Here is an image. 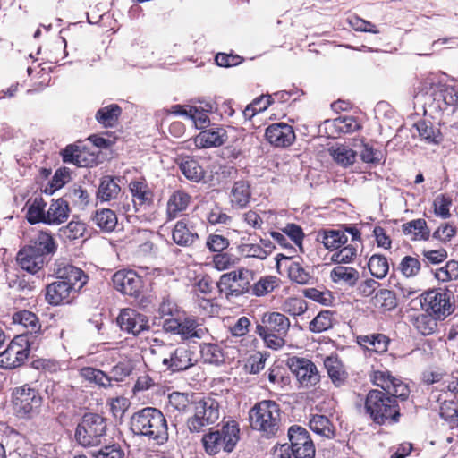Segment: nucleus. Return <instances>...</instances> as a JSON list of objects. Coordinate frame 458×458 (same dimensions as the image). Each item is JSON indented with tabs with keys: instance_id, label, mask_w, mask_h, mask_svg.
<instances>
[{
	"instance_id": "f257e3e1",
	"label": "nucleus",
	"mask_w": 458,
	"mask_h": 458,
	"mask_svg": "<svg viewBox=\"0 0 458 458\" xmlns=\"http://www.w3.org/2000/svg\"><path fill=\"white\" fill-rule=\"evenodd\" d=\"M370 379L383 391L374 389L368 393L365 400L367 413L378 425L398 422L401 414L397 400L408 399L411 393L408 385L387 370L373 371Z\"/></svg>"
},
{
	"instance_id": "f03ea898",
	"label": "nucleus",
	"mask_w": 458,
	"mask_h": 458,
	"mask_svg": "<svg viewBox=\"0 0 458 458\" xmlns=\"http://www.w3.org/2000/svg\"><path fill=\"white\" fill-rule=\"evenodd\" d=\"M134 435L145 437L162 445L169 439L167 420L163 412L154 407H145L134 412L130 420Z\"/></svg>"
},
{
	"instance_id": "7ed1b4c3",
	"label": "nucleus",
	"mask_w": 458,
	"mask_h": 458,
	"mask_svg": "<svg viewBox=\"0 0 458 458\" xmlns=\"http://www.w3.org/2000/svg\"><path fill=\"white\" fill-rule=\"evenodd\" d=\"M54 250L53 237L41 232L33 244L25 245L19 250L16 263L22 270L35 275L44 267L47 256L54 253Z\"/></svg>"
},
{
	"instance_id": "20e7f679",
	"label": "nucleus",
	"mask_w": 458,
	"mask_h": 458,
	"mask_svg": "<svg viewBox=\"0 0 458 458\" xmlns=\"http://www.w3.org/2000/svg\"><path fill=\"white\" fill-rule=\"evenodd\" d=\"M249 418L252 429L266 438L276 437L282 425L279 405L271 400L257 403L250 410Z\"/></svg>"
},
{
	"instance_id": "39448f33",
	"label": "nucleus",
	"mask_w": 458,
	"mask_h": 458,
	"mask_svg": "<svg viewBox=\"0 0 458 458\" xmlns=\"http://www.w3.org/2000/svg\"><path fill=\"white\" fill-rule=\"evenodd\" d=\"M290 327L289 318L280 312H267L261 323L256 325L255 333L264 341L266 346L278 350L285 344L284 337Z\"/></svg>"
},
{
	"instance_id": "423d86ee",
	"label": "nucleus",
	"mask_w": 458,
	"mask_h": 458,
	"mask_svg": "<svg viewBox=\"0 0 458 458\" xmlns=\"http://www.w3.org/2000/svg\"><path fill=\"white\" fill-rule=\"evenodd\" d=\"M107 420L100 414L85 413L77 425L74 438L83 447L98 446L106 441Z\"/></svg>"
},
{
	"instance_id": "0eeeda50",
	"label": "nucleus",
	"mask_w": 458,
	"mask_h": 458,
	"mask_svg": "<svg viewBox=\"0 0 458 458\" xmlns=\"http://www.w3.org/2000/svg\"><path fill=\"white\" fill-rule=\"evenodd\" d=\"M239 434V425L233 420L229 421L220 429L203 436L205 451L209 455H215L221 451L231 453L240 439Z\"/></svg>"
},
{
	"instance_id": "6e6552de",
	"label": "nucleus",
	"mask_w": 458,
	"mask_h": 458,
	"mask_svg": "<svg viewBox=\"0 0 458 458\" xmlns=\"http://www.w3.org/2000/svg\"><path fill=\"white\" fill-rule=\"evenodd\" d=\"M193 414L187 418L186 425L190 432L199 433L205 427L216 423L220 417V404L215 398L206 396L193 403Z\"/></svg>"
},
{
	"instance_id": "1a4fd4ad",
	"label": "nucleus",
	"mask_w": 458,
	"mask_h": 458,
	"mask_svg": "<svg viewBox=\"0 0 458 458\" xmlns=\"http://www.w3.org/2000/svg\"><path fill=\"white\" fill-rule=\"evenodd\" d=\"M451 293L445 289H432L411 301L412 309L420 306L426 312L435 315L436 318H445L451 314Z\"/></svg>"
},
{
	"instance_id": "9d476101",
	"label": "nucleus",
	"mask_w": 458,
	"mask_h": 458,
	"mask_svg": "<svg viewBox=\"0 0 458 458\" xmlns=\"http://www.w3.org/2000/svg\"><path fill=\"white\" fill-rule=\"evenodd\" d=\"M13 409L19 418L31 419L38 413L42 404V397L29 384L15 387L12 392Z\"/></svg>"
},
{
	"instance_id": "9b49d317",
	"label": "nucleus",
	"mask_w": 458,
	"mask_h": 458,
	"mask_svg": "<svg viewBox=\"0 0 458 458\" xmlns=\"http://www.w3.org/2000/svg\"><path fill=\"white\" fill-rule=\"evenodd\" d=\"M428 98L432 99L429 106L433 109L453 114L458 108V87L446 84H436L426 81L423 83L422 90L428 89Z\"/></svg>"
},
{
	"instance_id": "f8f14e48",
	"label": "nucleus",
	"mask_w": 458,
	"mask_h": 458,
	"mask_svg": "<svg viewBox=\"0 0 458 458\" xmlns=\"http://www.w3.org/2000/svg\"><path fill=\"white\" fill-rule=\"evenodd\" d=\"M252 280V271L241 268L222 275L219 281L216 282V286L220 293H225L226 297H238L245 293H250Z\"/></svg>"
},
{
	"instance_id": "ddd939ff",
	"label": "nucleus",
	"mask_w": 458,
	"mask_h": 458,
	"mask_svg": "<svg viewBox=\"0 0 458 458\" xmlns=\"http://www.w3.org/2000/svg\"><path fill=\"white\" fill-rule=\"evenodd\" d=\"M289 447L294 458H314L315 445L309 431L299 425H293L288 428Z\"/></svg>"
},
{
	"instance_id": "4468645a",
	"label": "nucleus",
	"mask_w": 458,
	"mask_h": 458,
	"mask_svg": "<svg viewBox=\"0 0 458 458\" xmlns=\"http://www.w3.org/2000/svg\"><path fill=\"white\" fill-rule=\"evenodd\" d=\"M30 346L22 335L14 337L7 348L0 352V368L13 369L21 366L28 359Z\"/></svg>"
},
{
	"instance_id": "2eb2a0df",
	"label": "nucleus",
	"mask_w": 458,
	"mask_h": 458,
	"mask_svg": "<svg viewBox=\"0 0 458 458\" xmlns=\"http://www.w3.org/2000/svg\"><path fill=\"white\" fill-rule=\"evenodd\" d=\"M288 366L302 387H312L320 381L317 366L309 359L293 357L288 360Z\"/></svg>"
},
{
	"instance_id": "dca6fc26",
	"label": "nucleus",
	"mask_w": 458,
	"mask_h": 458,
	"mask_svg": "<svg viewBox=\"0 0 458 458\" xmlns=\"http://www.w3.org/2000/svg\"><path fill=\"white\" fill-rule=\"evenodd\" d=\"M121 330L134 336L149 330L148 319L133 309H123L116 318Z\"/></svg>"
},
{
	"instance_id": "f3484780",
	"label": "nucleus",
	"mask_w": 458,
	"mask_h": 458,
	"mask_svg": "<svg viewBox=\"0 0 458 458\" xmlns=\"http://www.w3.org/2000/svg\"><path fill=\"white\" fill-rule=\"evenodd\" d=\"M112 280L115 290L132 297H138L143 287L142 278L133 270H119Z\"/></svg>"
},
{
	"instance_id": "a211bd4d",
	"label": "nucleus",
	"mask_w": 458,
	"mask_h": 458,
	"mask_svg": "<svg viewBox=\"0 0 458 458\" xmlns=\"http://www.w3.org/2000/svg\"><path fill=\"white\" fill-rule=\"evenodd\" d=\"M195 353L189 347L181 345L172 350L167 357L162 360V364L172 372H179L191 368L196 360Z\"/></svg>"
},
{
	"instance_id": "6ab92c4d",
	"label": "nucleus",
	"mask_w": 458,
	"mask_h": 458,
	"mask_svg": "<svg viewBox=\"0 0 458 458\" xmlns=\"http://www.w3.org/2000/svg\"><path fill=\"white\" fill-rule=\"evenodd\" d=\"M265 136L267 140L276 148L289 147L295 140L293 127L284 123L270 124L266 129Z\"/></svg>"
},
{
	"instance_id": "aec40b11",
	"label": "nucleus",
	"mask_w": 458,
	"mask_h": 458,
	"mask_svg": "<svg viewBox=\"0 0 458 458\" xmlns=\"http://www.w3.org/2000/svg\"><path fill=\"white\" fill-rule=\"evenodd\" d=\"M193 395L185 393L173 392L168 395L167 411L170 414H174L172 424L176 427L177 423L182 420V415L192 411Z\"/></svg>"
},
{
	"instance_id": "412c9836",
	"label": "nucleus",
	"mask_w": 458,
	"mask_h": 458,
	"mask_svg": "<svg viewBox=\"0 0 458 458\" xmlns=\"http://www.w3.org/2000/svg\"><path fill=\"white\" fill-rule=\"evenodd\" d=\"M47 203L42 198H35L33 201L28 205V210L26 213V219L30 225H35L39 222L46 224H52L57 222V214L55 211L53 214L50 213L52 208H49L47 213L45 212Z\"/></svg>"
},
{
	"instance_id": "4be33fe9",
	"label": "nucleus",
	"mask_w": 458,
	"mask_h": 458,
	"mask_svg": "<svg viewBox=\"0 0 458 458\" xmlns=\"http://www.w3.org/2000/svg\"><path fill=\"white\" fill-rule=\"evenodd\" d=\"M64 163H72L76 166L87 167L96 164V157L89 155L85 148L77 145H68L61 153Z\"/></svg>"
},
{
	"instance_id": "5701e85b",
	"label": "nucleus",
	"mask_w": 458,
	"mask_h": 458,
	"mask_svg": "<svg viewBox=\"0 0 458 458\" xmlns=\"http://www.w3.org/2000/svg\"><path fill=\"white\" fill-rule=\"evenodd\" d=\"M180 171L186 179L192 182H199L205 177V170L195 157L180 156L176 158Z\"/></svg>"
},
{
	"instance_id": "b1692460",
	"label": "nucleus",
	"mask_w": 458,
	"mask_h": 458,
	"mask_svg": "<svg viewBox=\"0 0 458 458\" xmlns=\"http://www.w3.org/2000/svg\"><path fill=\"white\" fill-rule=\"evenodd\" d=\"M130 191L132 195L131 202L133 203L134 212L146 210L153 203V193L148 186L139 181L131 182Z\"/></svg>"
},
{
	"instance_id": "393cba45",
	"label": "nucleus",
	"mask_w": 458,
	"mask_h": 458,
	"mask_svg": "<svg viewBox=\"0 0 458 458\" xmlns=\"http://www.w3.org/2000/svg\"><path fill=\"white\" fill-rule=\"evenodd\" d=\"M119 182L120 178L117 177L110 175L102 177L98 189L97 199L101 202L117 199L121 195Z\"/></svg>"
},
{
	"instance_id": "a878e982",
	"label": "nucleus",
	"mask_w": 458,
	"mask_h": 458,
	"mask_svg": "<svg viewBox=\"0 0 458 458\" xmlns=\"http://www.w3.org/2000/svg\"><path fill=\"white\" fill-rule=\"evenodd\" d=\"M88 279V276L79 267L72 265H66L63 267L59 266V280H61V283L82 289Z\"/></svg>"
},
{
	"instance_id": "bb28decb",
	"label": "nucleus",
	"mask_w": 458,
	"mask_h": 458,
	"mask_svg": "<svg viewBox=\"0 0 458 458\" xmlns=\"http://www.w3.org/2000/svg\"><path fill=\"white\" fill-rule=\"evenodd\" d=\"M227 132L222 127H211L197 136V141L202 148L222 146L227 140Z\"/></svg>"
},
{
	"instance_id": "cd10ccee",
	"label": "nucleus",
	"mask_w": 458,
	"mask_h": 458,
	"mask_svg": "<svg viewBox=\"0 0 458 458\" xmlns=\"http://www.w3.org/2000/svg\"><path fill=\"white\" fill-rule=\"evenodd\" d=\"M357 343L368 352L383 353L387 351L389 339L383 334H371L357 336Z\"/></svg>"
},
{
	"instance_id": "c85d7f7f",
	"label": "nucleus",
	"mask_w": 458,
	"mask_h": 458,
	"mask_svg": "<svg viewBox=\"0 0 458 458\" xmlns=\"http://www.w3.org/2000/svg\"><path fill=\"white\" fill-rule=\"evenodd\" d=\"M317 240L327 250H337L347 242V236L341 229H323L318 231Z\"/></svg>"
},
{
	"instance_id": "c756f323",
	"label": "nucleus",
	"mask_w": 458,
	"mask_h": 458,
	"mask_svg": "<svg viewBox=\"0 0 458 458\" xmlns=\"http://www.w3.org/2000/svg\"><path fill=\"white\" fill-rule=\"evenodd\" d=\"M324 366L328 377L336 387L343 386L347 380V372L337 356H328L324 360Z\"/></svg>"
},
{
	"instance_id": "7c9ffc66",
	"label": "nucleus",
	"mask_w": 458,
	"mask_h": 458,
	"mask_svg": "<svg viewBox=\"0 0 458 458\" xmlns=\"http://www.w3.org/2000/svg\"><path fill=\"white\" fill-rule=\"evenodd\" d=\"M250 197V185L248 182L241 180L234 182L231 191L232 207L241 209L246 208Z\"/></svg>"
},
{
	"instance_id": "2f4dec72",
	"label": "nucleus",
	"mask_w": 458,
	"mask_h": 458,
	"mask_svg": "<svg viewBox=\"0 0 458 458\" xmlns=\"http://www.w3.org/2000/svg\"><path fill=\"white\" fill-rule=\"evenodd\" d=\"M199 239L198 233L192 226H189L184 220H180L175 224L173 230V240L181 246H190Z\"/></svg>"
},
{
	"instance_id": "473e14b6",
	"label": "nucleus",
	"mask_w": 458,
	"mask_h": 458,
	"mask_svg": "<svg viewBox=\"0 0 458 458\" xmlns=\"http://www.w3.org/2000/svg\"><path fill=\"white\" fill-rule=\"evenodd\" d=\"M334 161L344 168L352 165L357 158V151L344 144H335L329 149Z\"/></svg>"
},
{
	"instance_id": "72a5a7b5",
	"label": "nucleus",
	"mask_w": 458,
	"mask_h": 458,
	"mask_svg": "<svg viewBox=\"0 0 458 458\" xmlns=\"http://www.w3.org/2000/svg\"><path fill=\"white\" fill-rule=\"evenodd\" d=\"M208 334V330L200 327L197 320L186 318L181 322L179 334L182 340L202 339Z\"/></svg>"
},
{
	"instance_id": "f704fd0d",
	"label": "nucleus",
	"mask_w": 458,
	"mask_h": 458,
	"mask_svg": "<svg viewBox=\"0 0 458 458\" xmlns=\"http://www.w3.org/2000/svg\"><path fill=\"white\" fill-rule=\"evenodd\" d=\"M92 221L100 230L110 233L115 229L117 216L110 208L98 209L92 217Z\"/></svg>"
},
{
	"instance_id": "c9c22d12",
	"label": "nucleus",
	"mask_w": 458,
	"mask_h": 458,
	"mask_svg": "<svg viewBox=\"0 0 458 458\" xmlns=\"http://www.w3.org/2000/svg\"><path fill=\"white\" fill-rule=\"evenodd\" d=\"M410 321L416 330L423 335L433 334L437 326V318L432 317L430 313L411 316Z\"/></svg>"
},
{
	"instance_id": "e433bc0d",
	"label": "nucleus",
	"mask_w": 458,
	"mask_h": 458,
	"mask_svg": "<svg viewBox=\"0 0 458 458\" xmlns=\"http://www.w3.org/2000/svg\"><path fill=\"white\" fill-rule=\"evenodd\" d=\"M310 428L316 434L332 438L335 436L334 426L325 415H312L309 421Z\"/></svg>"
},
{
	"instance_id": "4c0bfd02",
	"label": "nucleus",
	"mask_w": 458,
	"mask_h": 458,
	"mask_svg": "<svg viewBox=\"0 0 458 458\" xmlns=\"http://www.w3.org/2000/svg\"><path fill=\"white\" fill-rule=\"evenodd\" d=\"M330 277L335 283L344 282L349 286H354L359 280L360 274L353 267L337 266L332 269Z\"/></svg>"
},
{
	"instance_id": "58836bf2",
	"label": "nucleus",
	"mask_w": 458,
	"mask_h": 458,
	"mask_svg": "<svg viewBox=\"0 0 458 458\" xmlns=\"http://www.w3.org/2000/svg\"><path fill=\"white\" fill-rule=\"evenodd\" d=\"M414 128L419 133L420 138L427 143L437 144L442 140L439 129L434 127L428 121H419L414 124Z\"/></svg>"
},
{
	"instance_id": "ea45409f",
	"label": "nucleus",
	"mask_w": 458,
	"mask_h": 458,
	"mask_svg": "<svg viewBox=\"0 0 458 458\" xmlns=\"http://www.w3.org/2000/svg\"><path fill=\"white\" fill-rule=\"evenodd\" d=\"M279 286V278L275 276H261L256 283L250 285L251 295L260 297L272 293Z\"/></svg>"
},
{
	"instance_id": "a19ab883",
	"label": "nucleus",
	"mask_w": 458,
	"mask_h": 458,
	"mask_svg": "<svg viewBox=\"0 0 458 458\" xmlns=\"http://www.w3.org/2000/svg\"><path fill=\"white\" fill-rule=\"evenodd\" d=\"M190 199V195L185 191H174L167 203V214L169 217L174 218L179 212L185 210L189 205Z\"/></svg>"
},
{
	"instance_id": "79ce46f5",
	"label": "nucleus",
	"mask_w": 458,
	"mask_h": 458,
	"mask_svg": "<svg viewBox=\"0 0 458 458\" xmlns=\"http://www.w3.org/2000/svg\"><path fill=\"white\" fill-rule=\"evenodd\" d=\"M402 229L405 235L413 234L416 240H428L430 236V231L427 223L421 218L403 224Z\"/></svg>"
},
{
	"instance_id": "37998d69",
	"label": "nucleus",
	"mask_w": 458,
	"mask_h": 458,
	"mask_svg": "<svg viewBox=\"0 0 458 458\" xmlns=\"http://www.w3.org/2000/svg\"><path fill=\"white\" fill-rule=\"evenodd\" d=\"M13 320L14 323L23 326L27 329V333H36L40 329L37 315L27 310L15 312L13 316Z\"/></svg>"
},
{
	"instance_id": "c03bdc74",
	"label": "nucleus",
	"mask_w": 458,
	"mask_h": 458,
	"mask_svg": "<svg viewBox=\"0 0 458 458\" xmlns=\"http://www.w3.org/2000/svg\"><path fill=\"white\" fill-rule=\"evenodd\" d=\"M121 113L122 108L116 104H112L100 108L96 114V119L105 127H112L117 122Z\"/></svg>"
},
{
	"instance_id": "a18cd8bd",
	"label": "nucleus",
	"mask_w": 458,
	"mask_h": 458,
	"mask_svg": "<svg viewBox=\"0 0 458 458\" xmlns=\"http://www.w3.org/2000/svg\"><path fill=\"white\" fill-rule=\"evenodd\" d=\"M368 267L373 276L382 279L388 273V260L384 255L373 254L369 259Z\"/></svg>"
},
{
	"instance_id": "49530a36",
	"label": "nucleus",
	"mask_w": 458,
	"mask_h": 458,
	"mask_svg": "<svg viewBox=\"0 0 458 458\" xmlns=\"http://www.w3.org/2000/svg\"><path fill=\"white\" fill-rule=\"evenodd\" d=\"M85 225L81 221H71L67 225L59 227V238L64 242L74 241L83 236Z\"/></svg>"
},
{
	"instance_id": "de8ad7c7",
	"label": "nucleus",
	"mask_w": 458,
	"mask_h": 458,
	"mask_svg": "<svg viewBox=\"0 0 458 458\" xmlns=\"http://www.w3.org/2000/svg\"><path fill=\"white\" fill-rule=\"evenodd\" d=\"M81 374L86 380L102 387L107 388L111 386L112 377L100 369L86 367L81 369Z\"/></svg>"
},
{
	"instance_id": "09e8293b",
	"label": "nucleus",
	"mask_w": 458,
	"mask_h": 458,
	"mask_svg": "<svg viewBox=\"0 0 458 458\" xmlns=\"http://www.w3.org/2000/svg\"><path fill=\"white\" fill-rule=\"evenodd\" d=\"M333 312L330 310L320 311L310 322L309 328L313 333H321L332 327Z\"/></svg>"
},
{
	"instance_id": "8fccbe9b",
	"label": "nucleus",
	"mask_w": 458,
	"mask_h": 458,
	"mask_svg": "<svg viewBox=\"0 0 458 458\" xmlns=\"http://www.w3.org/2000/svg\"><path fill=\"white\" fill-rule=\"evenodd\" d=\"M375 304L386 310H392L397 306L395 293L388 289H380L374 296Z\"/></svg>"
},
{
	"instance_id": "3c124183",
	"label": "nucleus",
	"mask_w": 458,
	"mask_h": 458,
	"mask_svg": "<svg viewBox=\"0 0 458 458\" xmlns=\"http://www.w3.org/2000/svg\"><path fill=\"white\" fill-rule=\"evenodd\" d=\"M333 126L340 133H351L360 128L354 116H339L333 121Z\"/></svg>"
},
{
	"instance_id": "603ef678",
	"label": "nucleus",
	"mask_w": 458,
	"mask_h": 458,
	"mask_svg": "<svg viewBox=\"0 0 458 458\" xmlns=\"http://www.w3.org/2000/svg\"><path fill=\"white\" fill-rule=\"evenodd\" d=\"M307 309L306 301L300 298H288L282 306L283 311L293 317L301 316L306 312Z\"/></svg>"
},
{
	"instance_id": "864d4df0",
	"label": "nucleus",
	"mask_w": 458,
	"mask_h": 458,
	"mask_svg": "<svg viewBox=\"0 0 458 458\" xmlns=\"http://www.w3.org/2000/svg\"><path fill=\"white\" fill-rule=\"evenodd\" d=\"M421 268L420 261L414 257L405 256L399 264V270L405 277L417 276Z\"/></svg>"
},
{
	"instance_id": "5fc2aeb1",
	"label": "nucleus",
	"mask_w": 458,
	"mask_h": 458,
	"mask_svg": "<svg viewBox=\"0 0 458 458\" xmlns=\"http://www.w3.org/2000/svg\"><path fill=\"white\" fill-rule=\"evenodd\" d=\"M292 281L300 284H308L312 281L310 273L298 262H293L288 270Z\"/></svg>"
},
{
	"instance_id": "6e6d98bb",
	"label": "nucleus",
	"mask_w": 458,
	"mask_h": 458,
	"mask_svg": "<svg viewBox=\"0 0 458 458\" xmlns=\"http://www.w3.org/2000/svg\"><path fill=\"white\" fill-rule=\"evenodd\" d=\"M81 290L59 280V305L71 304L78 297Z\"/></svg>"
},
{
	"instance_id": "4d7b16f0",
	"label": "nucleus",
	"mask_w": 458,
	"mask_h": 458,
	"mask_svg": "<svg viewBox=\"0 0 458 458\" xmlns=\"http://www.w3.org/2000/svg\"><path fill=\"white\" fill-rule=\"evenodd\" d=\"M238 252L246 258H256L261 260L267 259L266 250H263L261 246L256 243H241L238 246Z\"/></svg>"
},
{
	"instance_id": "13d9d810",
	"label": "nucleus",
	"mask_w": 458,
	"mask_h": 458,
	"mask_svg": "<svg viewBox=\"0 0 458 458\" xmlns=\"http://www.w3.org/2000/svg\"><path fill=\"white\" fill-rule=\"evenodd\" d=\"M357 255V249L352 245L343 247L332 254L331 260L335 264L351 263Z\"/></svg>"
},
{
	"instance_id": "bf43d9fd",
	"label": "nucleus",
	"mask_w": 458,
	"mask_h": 458,
	"mask_svg": "<svg viewBox=\"0 0 458 458\" xmlns=\"http://www.w3.org/2000/svg\"><path fill=\"white\" fill-rule=\"evenodd\" d=\"M93 456L95 458H123L124 452L119 444L105 445L93 452Z\"/></svg>"
},
{
	"instance_id": "052dcab7",
	"label": "nucleus",
	"mask_w": 458,
	"mask_h": 458,
	"mask_svg": "<svg viewBox=\"0 0 458 458\" xmlns=\"http://www.w3.org/2000/svg\"><path fill=\"white\" fill-rule=\"evenodd\" d=\"M423 263L426 267L430 265H438L447 258V251L445 249L423 250Z\"/></svg>"
},
{
	"instance_id": "680f3d73",
	"label": "nucleus",
	"mask_w": 458,
	"mask_h": 458,
	"mask_svg": "<svg viewBox=\"0 0 458 458\" xmlns=\"http://www.w3.org/2000/svg\"><path fill=\"white\" fill-rule=\"evenodd\" d=\"M360 159L364 163L377 165L383 158V154L380 150L373 148L369 144L362 143V150L360 153Z\"/></svg>"
},
{
	"instance_id": "e2e57ef3",
	"label": "nucleus",
	"mask_w": 458,
	"mask_h": 458,
	"mask_svg": "<svg viewBox=\"0 0 458 458\" xmlns=\"http://www.w3.org/2000/svg\"><path fill=\"white\" fill-rule=\"evenodd\" d=\"M303 294L305 297L325 306H328L332 302V294L329 291L321 292L316 288H307L303 290Z\"/></svg>"
},
{
	"instance_id": "0e129e2a",
	"label": "nucleus",
	"mask_w": 458,
	"mask_h": 458,
	"mask_svg": "<svg viewBox=\"0 0 458 458\" xmlns=\"http://www.w3.org/2000/svg\"><path fill=\"white\" fill-rule=\"evenodd\" d=\"M451 204L452 201L449 198L444 195L437 196L433 202L435 214L444 219L450 217L449 208Z\"/></svg>"
},
{
	"instance_id": "69168bd1",
	"label": "nucleus",
	"mask_w": 458,
	"mask_h": 458,
	"mask_svg": "<svg viewBox=\"0 0 458 458\" xmlns=\"http://www.w3.org/2000/svg\"><path fill=\"white\" fill-rule=\"evenodd\" d=\"M206 246L212 252H222L229 246V240L223 235L210 234L207 239Z\"/></svg>"
},
{
	"instance_id": "338daca9",
	"label": "nucleus",
	"mask_w": 458,
	"mask_h": 458,
	"mask_svg": "<svg viewBox=\"0 0 458 458\" xmlns=\"http://www.w3.org/2000/svg\"><path fill=\"white\" fill-rule=\"evenodd\" d=\"M189 118L191 119L198 129H204L208 126L210 120L206 112L199 110L197 106L189 107Z\"/></svg>"
},
{
	"instance_id": "774afa93",
	"label": "nucleus",
	"mask_w": 458,
	"mask_h": 458,
	"mask_svg": "<svg viewBox=\"0 0 458 458\" xmlns=\"http://www.w3.org/2000/svg\"><path fill=\"white\" fill-rule=\"evenodd\" d=\"M11 458H38L32 446L26 443L22 442L17 445L16 448L10 453Z\"/></svg>"
}]
</instances>
